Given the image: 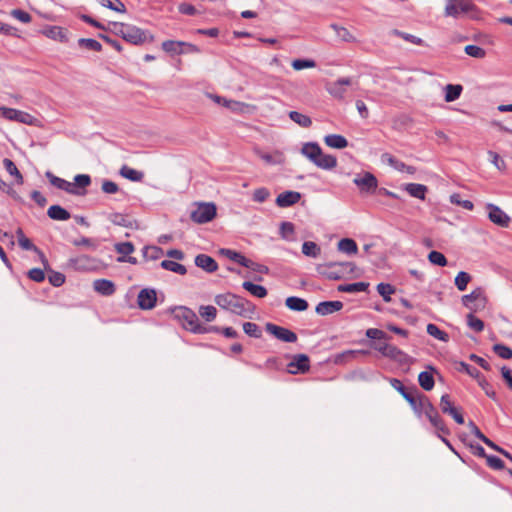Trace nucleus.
<instances>
[{
  "label": "nucleus",
  "mask_w": 512,
  "mask_h": 512,
  "mask_svg": "<svg viewBox=\"0 0 512 512\" xmlns=\"http://www.w3.org/2000/svg\"><path fill=\"white\" fill-rule=\"evenodd\" d=\"M405 190L410 196L424 200L427 192V187L423 184L409 183L405 185Z\"/></svg>",
  "instance_id": "nucleus-33"
},
{
  "label": "nucleus",
  "mask_w": 512,
  "mask_h": 512,
  "mask_svg": "<svg viewBox=\"0 0 512 512\" xmlns=\"http://www.w3.org/2000/svg\"><path fill=\"white\" fill-rule=\"evenodd\" d=\"M291 65L295 70H302L305 68H314L316 62L312 59H295L292 61Z\"/></svg>",
  "instance_id": "nucleus-63"
},
{
  "label": "nucleus",
  "mask_w": 512,
  "mask_h": 512,
  "mask_svg": "<svg viewBox=\"0 0 512 512\" xmlns=\"http://www.w3.org/2000/svg\"><path fill=\"white\" fill-rule=\"evenodd\" d=\"M301 153L323 170H331L337 166V158L330 154H324L318 143H305L302 146Z\"/></svg>",
  "instance_id": "nucleus-3"
},
{
  "label": "nucleus",
  "mask_w": 512,
  "mask_h": 512,
  "mask_svg": "<svg viewBox=\"0 0 512 512\" xmlns=\"http://www.w3.org/2000/svg\"><path fill=\"white\" fill-rule=\"evenodd\" d=\"M356 266L352 262H329L324 265H319L317 271L324 277L330 280H339L346 273H353Z\"/></svg>",
  "instance_id": "nucleus-4"
},
{
  "label": "nucleus",
  "mask_w": 512,
  "mask_h": 512,
  "mask_svg": "<svg viewBox=\"0 0 512 512\" xmlns=\"http://www.w3.org/2000/svg\"><path fill=\"white\" fill-rule=\"evenodd\" d=\"M285 305L288 309L297 312H303L308 309V302L300 297L290 296L286 298Z\"/></svg>",
  "instance_id": "nucleus-28"
},
{
  "label": "nucleus",
  "mask_w": 512,
  "mask_h": 512,
  "mask_svg": "<svg viewBox=\"0 0 512 512\" xmlns=\"http://www.w3.org/2000/svg\"><path fill=\"white\" fill-rule=\"evenodd\" d=\"M42 33L52 40L59 41L61 43L68 42L67 31L62 27L48 26L42 31Z\"/></svg>",
  "instance_id": "nucleus-23"
},
{
  "label": "nucleus",
  "mask_w": 512,
  "mask_h": 512,
  "mask_svg": "<svg viewBox=\"0 0 512 512\" xmlns=\"http://www.w3.org/2000/svg\"><path fill=\"white\" fill-rule=\"evenodd\" d=\"M324 142L327 146L335 149H343L348 146L347 139L339 134H329L325 136Z\"/></svg>",
  "instance_id": "nucleus-29"
},
{
  "label": "nucleus",
  "mask_w": 512,
  "mask_h": 512,
  "mask_svg": "<svg viewBox=\"0 0 512 512\" xmlns=\"http://www.w3.org/2000/svg\"><path fill=\"white\" fill-rule=\"evenodd\" d=\"M199 315L207 322H211L217 316V309L212 305H202L199 307Z\"/></svg>",
  "instance_id": "nucleus-45"
},
{
  "label": "nucleus",
  "mask_w": 512,
  "mask_h": 512,
  "mask_svg": "<svg viewBox=\"0 0 512 512\" xmlns=\"http://www.w3.org/2000/svg\"><path fill=\"white\" fill-rule=\"evenodd\" d=\"M440 408L444 414H448L450 416L454 414L456 411H458V409L454 407L453 403L451 402L450 396L448 394H444L441 396Z\"/></svg>",
  "instance_id": "nucleus-49"
},
{
  "label": "nucleus",
  "mask_w": 512,
  "mask_h": 512,
  "mask_svg": "<svg viewBox=\"0 0 512 512\" xmlns=\"http://www.w3.org/2000/svg\"><path fill=\"white\" fill-rule=\"evenodd\" d=\"M310 369V360L306 354H297L288 364L290 374L305 373Z\"/></svg>",
  "instance_id": "nucleus-19"
},
{
  "label": "nucleus",
  "mask_w": 512,
  "mask_h": 512,
  "mask_svg": "<svg viewBox=\"0 0 512 512\" xmlns=\"http://www.w3.org/2000/svg\"><path fill=\"white\" fill-rule=\"evenodd\" d=\"M430 371H422L418 375V382L422 389L425 391H431L434 388L435 381L433 377V372H435V368L432 366H428Z\"/></svg>",
  "instance_id": "nucleus-26"
},
{
  "label": "nucleus",
  "mask_w": 512,
  "mask_h": 512,
  "mask_svg": "<svg viewBox=\"0 0 512 512\" xmlns=\"http://www.w3.org/2000/svg\"><path fill=\"white\" fill-rule=\"evenodd\" d=\"M424 414L428 418L431 425L437 430L438 434L449 435L450 430L445 425L443 419L440 417L436 407L431 403L429 399H424Z\"/></svg>",
  "instance_id": "nucleus-9"
},
{
  "label": "nucleus",
  "mask_w": 512,
  "mask_h": 512,
  "mask_svg": "<svg viewBox=\"0 0 512 512\" xmlns=\"http://www.w3.org/2000/svg\"><path fill=\"white\" fill-rule=\"evenodd\" d=\"M462 304L471 311L483 309L486 306L487 298L484 289L477 287L471 293L463 295L461 298Z\"/></svg>",
  "instance_id": "nucleus-10"
},
{
  "label": "nucleus",
  "mask_w": 512,
  "mask_h": 512,
  "mask_svg": "<svg viewBox=\"0 0 512 512\" xmlns=\"http://www.w3.org/2000/svg\"><path fill=\"white\" fill-rule=\"evenodd\" d=\"M215 216L216 206L214 203H199L190 214L191 220L198 224L210 222Z\"/></svg>",
  "instance_id": "nucleus-11"
},
{
  "label": "nucleus",
  "mask_w": 512,
  "mask_h": 512,
  "mask_svg": "<svg viewBox=\"0 0 512 512\" xmlns=\"http://www.w3.org/2000/svg\"><path fill=\"white\" fill-rule=\"evenodd\" d=\"M157 301L156 291L154 289L144 288L137 297L138 306L142 310H150L155 307Z\"/></svg>",
  "instance_id": "nucleus-18"
},
{
  "label": "nucleus",
  "mask_w": 512,
  "mask_h": 512,
  "mask_svg": "<svg viewBox=\"0 0 512 512\" xmlns=\"http://www.w3.org/2000/svg\"><path fill=\"white\" fill-rule=\"evenodd\" d=\"M214 301L221 309L243 318L251 319L256 310L251 301L231 292L216 295Z\"/></svg>",
  "instance_id": "nucleus-1"
},
{
  "label": "nucleus",
  "mask_w": 512,
  "mask_h": 512,
  "mask_svg": "<svg viewBox=\"0 0 512 512\" xmlns=\"http://www.w3.org/2000/svg\"><path fill=\"white\" fill-rule=\"evenodd\" d=\"M301 198V194L296 191H285L276 198V204L279 207H289L296 204Z\"/></svg>",
  "instance_id": "nucleus-22"
},
{
  "label": "nucleus",
  "mask_w": 512,
  "mask_h": 512,
  "mask_svg": "<svg viewBox=\"0 0 512 512\" xmlns=\"http://www.w3.org/2000/svg\"><path fill=\"white\" fill-rule=\"evenodd\" d=\"M94 290L103 295V296H111L115 293L116 287L115 284L107 279H97L93 282Z\"/></svg>",
  "instance_id": "nucleus-25"
},
{
  "label": "nucleus",
  "mask_w": 512,
  "mask_h": 512,
  "mask_svg": "<svg viewBox=\"0 0 512 512\" xmlns=\"http://www.w3.org/2000/svg\"><path fill=\"white\" fill-rule=\"evenodd\" d=\"M464 51L467 55L478 59H482L486 56V51L477 45H467Z\"/></svg>",
  "instance_id": "nucleus-59"
},
{
  "label": "nucleus",
  "mask_w": 512,
  "mask_h": 512,
  "mask_svg": "<svg viewBox=\"0 0 512 512\" xmlns=\"http://www.w3.org/2000/svg\"><path fill=\"white\" fill-rule=\"evenodd\" d=\"M289 118L298 124L300 127L309 128L312 125V120L309 116L302 114L298 111H290Z\"/></svg>",
  "instance_id": "nucleus-36"
},
{
  "label": "nucleus",
  "mask_w": 512,
  "mask_h": 512,
  "mask_svg": "<svg viewBox=\"0 0 512 512\" xmlns=\"http://www.w3.org/2000/svg\"><path fill=\"white\" fill-rule=\"evenodd\" d=\"M66 265L68 268L73 269L75 271H92L97 269L98 261L97 259L91 256L82 254L76 257H71L67 261Z\"/></svg>",
  "instance_id": "nucleus-14"
},
{
  "label": "nucleus",
  "mask_w": 512,
  "mask_h": 512,
  "mask_svg": "<svg viewBox=\"0 0 512 512\" xmlns=\"http://www.w3.org/2000/svg\"><path fill=\"white\" fill-rule=\"evenodd\" d=\"M493 351L502 359L512 358V349L504 344H495Z\"/></svg>",
  "instance_id": "nucleus-61"
},
{
  "label": "nucleus",
  "mask_w": 512,
  "mask_h": 512,
  "mask_svg": "<svg viewBox=\"0 0 512 512\" xmlns=\"http://www.w3.org/2000/svg\"><path fill=\"white\" fill-rule=\"evenodd\" d=\"M343 308V303L341 301H323L317 304L315 308V312L318 315L326 316L337 312Z\"/></svg>",
  "instance_id": "nucleus-20"
},
{
  "label": "nucleus",
  "mask_w": 512,
  "mask_h": 512,
  "mask_svg": "<svg viewBox=\"0 0 512 512\" xmlns=\"http://www.w3.org/2000/svg\"><path fill=\"white\" fill-rule=\"evenodd\" d=\"M487 209L489 210L488 218L491 222L504 228L509 226L511 218L498 206L494 204H488Z\"/></svg>",
  "instance_id": "nucleus-17"
},
{
  "label": "nucleus",
  "mask_w": 512,
  "mask_h": 512,
  "mask_svg": "<svg viewBox=\"0 0 512 512\" xmlns=\"http://www.w3.org/2000/svg\"><path fill=\"white\" fill-rule=\"evenodd\" d=\"M389 383L395 390H397L402 395V397L409 403L411 408L418 416H420L424 412V406H422L424 404V399H429L426 395L418 394L417 396H415L413 392L408 391L403 385V383L396 378H390Z\"/></svg>",
  "instance_id": "nucleus-5"
},
{
  "label": "nucleus",
  "mask_w": 512,
  "mask_h": 512,
  "mask_svg": "<svg viewBox=\"0 0 512 512\" xmlns=\"http://www.w3.org/2000/svg\"><path fill=\"white\" fill-rule=\"evenodd\" d=\"M174 318L177 319L182 327L194 334L197 333L200 321L197 314L190 308L185 306L175 307L172 310Z\"/></svg>",
  "instance_id": "nucleus-6"
},
{
  "label": "nucleus",
  "mask_w": 512,
  "mask_h": 512,
  "mask_svg": "<svg viewBox=\"0 0 512 512\" xmlns=\"http://www.w3.org/2000/svg\"><path fill=\"white\" fill-rule=\"evenodd\" d=\"M476 11V6L470 0H446L444 15L461 18Z\"/></svg>",
  "instance_id": "nucleus-7"
},
{
  "label": "nucleus",
  "mask_w": 512,
  "mask_h": 512,
  "mask_svg": "<svg viewBox=\"0 0 512 512\" xmlns=\"http://www.w3.org/2000/svg\"><path fill=\"white\" fill-rule=\"evenodd\" d=\"M338 250L347 255H354L358 252V247L356 242L350 238H343L338 242Z\"/></svg>",
  "instance_id": "nucleus-31"
},
{
  "label": "nucleus",
  "mask_w": 512,
  "mask_h": 512,
  "mask_svg": "<svg viewBox=\"0 0 512 512\" xmlns=\"http://www.w3.org/2000/svg\"><path fill=\"white\" fill-rule=\"evenodd\" d=\"M78 45L81 47H85L89 50L96 51V52H99L102 50L101 43L98 42L97 40L91 39V38H80L78 40Z\"/></svg>",
  "instance_id": "nucleus-51"
},
{
  "label": "nucleus",
  "mask_w": 512,
  "mask_h": 512,
  "mask_svg": "<svg viewBox=\"0 0 512 512\" xmlns=\"http://www.w3.org/2000/svg\"><path fill=\"white\" fill-rule=\"evenodd\" d=\"M72 244L74 246H77V247L84 246V247H86L88 249H91V250H95L97 248L96 241L91 239V238L85 237V236H82L79 239L73 240Z\"/></svg>",
  "instance_id": "nucleus-64"
},
{
  "label": "nucleus",
  "mask_w": 512,
  "mask_h": 512,
  "mask_svg": "<svg viewBox=\"0 0 512 512\" xmlns=\"http://www.w3.org/2000/svg\"><path fill=\"white\" fill-rule=\"evenodd\" d=\"M243 330L250 337L260 338L262 335L260 327L253 322L243 323Z\"/></svg>",
  "instance_id": "nucleus-56"
},
{
  "label": "nucleus",
  "mask_w": 512,
  "mask_h": 512,
  "mask_svg": "<svg viewBox=\"0 0 512 512\" xmlns=\"http://www.w3.org/2000/svg\"><path fill=\"white\" fill-rule=\"evenodd\" d=\"M19 246L27 251H38V248L28 239L21 228L16 231Z\"/></svg>",
  "instance_id": "nucleus-42"
},
{
  "label": "nucleus",
  "mask_w": 512,
  "mask_h": 512,
  "mask_svg": "<svg viewBox=\"0 0 512 512\" xmlns=\"http://www.w3.org/2000/svg\"><path fill=\"white\" fill-rule=\"evenodd\" d=\"M160 265L163 269L180 275H185L187 273V269L184 265L172 260H163Z\"/></svg>",
  "instance_id": "nucleus-38"
},
{
  "label": "nucleus",
  "mask_w": 512,
  "mask_h": 512,
  "mask_svg": "<svg viewBox=\"0 0 512 512\" xmlns=\"http://www.w3.org/2000/svg\"><path fill=\"white\" fill-rule=\"evenodd\" d=\"M109 220L118 226L121 227H132V221L124 214L121 213H112L109 215Z\"/></svg>",
  "instance_id": "nucleus-48"
},
{
  "label": "nucleus",
  "mask_w": 512,
  "mask_h": 512,
  "mask_svg": "<svg viewBox=\"0 0 512 512\" xmlns=\"http://www.w3.org/2000/svg\"><path fill=\"white\" fill-rule=\"evenodd\" d=\"M259 157L270 165H278L283 163V156L280 153H275L274 155L268 153L258 152Z\"/></svg>",
  "instance_id": "nucleus-52"
},
{
  "label": "nucleus",
  "mask_w": 512,
  "mask_h": 512,
  "mask_svg": "<svg viewBox=\"0 0 512 512\" xmlns=\"http://www.w3.org/2000/svg\"><path fill=\"white\" fill-rule=\"evenodd\" d=\"M377 291L385 302L391 301V295L395 293V287L388 283H379Z\"/></svg>",
  "instance_id": "nucleus-47"
},
{
  "label": "nucleus",
  "mask_w": 512,
  "mask_h": 512,
  "mask_svg": "<svg viewBox=\"0 0 512 512\" xmlns=\"http://www.w3.org/2000/svg\"><path fill=\"white\" fill-rule=\"evenodd\" d=\"M279 233L283 239L291 240L294 234V224L286 221L282 222Z\"/></svg>",
  "instance_id": "nucleus-62"
},
{
  "label": "nucleus",
  "mask_w": 512,
  "mask_h": 512,
  "mask_svg": "<svg viewBox=\"0 0 512 512\" xmlns=\"http://www.w3.org/2000/svg\"><path fill=\"white\" fill-rule=\"evenodd\" d=\"M221 254L226 256L228 259L240 264L241 266H245L248 258H246L241 253L231 250V249H222Z\"/></svg>",
  "instance_id": "nucleus-41"
},
{
  "label": "nucleus",
  "mask_w": 512,
  "mask_h": 512,
  "mask_svg": "<svg viewBox=\"0 0 512 512\" xmlns=\"http://www.w3.org/2000/svg\"><path fill=\"white\" fill-rule=\"evenodd\" d=\"M365 335L372 340H389L391 338L384 331L377 328L367 329Z\"/></svg>",
  "instance_id": "nucleus-58"
},
{
  "label": "nucleus",
  "mask_w": 512,
  "mask_h": 512,
  "mask_svg": "<svg viewBox=\"0 0 512 512\" xmlns=\"http://www.w3.org/2000/svg\"><path fill=\"white\" fill-rule=\"evenodd\" d=\"M265 330L278 340L286 343H294L298 339L296 333H294L293 331L270 322L266 323Z\"/></svg>",
  "instance_id": "nucleus-15"
},
{
  "label": "nucleus",
  "mask_w": 512,
  "mask_h": 512,
  "mask_svg": "<svg viewBox=\"0 0 512 512\" xmlns=\"http://www.w3.org/2000/svg\"><path fill=\"white\" fill-rule=\"evenodd\" d=\"M428 260L434 264V265H437V266H441V267H444L447 265V259L446 257L444 256L443 253L441 252H438V251H431L429 254H428Z\"/></svg>",
  "instance_id": "nucleus-53"
},
{
  "label": "nucleus",
  "mask_w": 512,
  "mask_h": 512,
  "mask_svg": "<svg viewBox=\"0 0 512 512\" xmlns=\"http://www.w3.org/2000/svg\"><path fill=\"white\" fill-rule=\"evenodd\" d=\"M321 249L320 247L312 241H306L302 245V253L305 256L317 258L320 255Z\"/></svg>",
  "instance_id": "nucleus-40"
},
{
  "label": "nucleus",
  "mask_w": 512,
  "mask_h": 512,
  "mask_svg": "<svg viewBox=\"0 0 512 512\" xmlns=\"http://www.w3.org/2000/svg\"><path fill=\"white\" fill-rule=\"evenodd\" d=\"M353 183L361 193L373 194L378 187L377 178L370 172H362L355 176Z\"/></svg>",
  "instance_id": "nucleus-13"
},
{
  "label": "nucleus",
  "mask_w": 512,
  "mask_h": 512,
  "mask_svg": "<svg viewBox=\"0 0 512 512\" xmlns=\"http://www.w3.org/2000/svg\"><path fill=\"white\" fill-rule=\"evenodd\" d=\"M48 280L52 286L60 287L65 283V275L61 272L50 270Z\"/></svg>",
  "instance_id": "nucleus-57"
},
{
  "label": "nucleus",
  "mask_w": 512,
  "mask_h": 512,
  "mask_svg": "<svg viewBox=\"0 0 512 512\" xmlns=\"http://www.w3.org/2000/svg\"><path fill=\"white\" fill-rule=\"evenodd\" d=\"M471 281V276L465 271H460L455 277V285L459 291H464L468 283Z\"/></svg>",
  "instance_id": "nucleus-50"
},
{
  "label": "nucleus",
  "mask_w": 512,
  "mask_h": 512,
  "mask_svg": "<svg viewBox=\"0 0 512 512\" xmlns=\"http://www.w3.org/2000/svg\"><path fill=\"white\" fill-rule=\"evenodd\" d=\"M354 84L353 78L350 77H342L337 79L336 81L329 82L326 84V91L337 100H344L347 92V86H351Z\"/></svg>",
  "instance_id": "nucleus-12"
},
{
  "label": "nucleus",
  "mask_w": 512,
  "mask_h": 512,
  "mask_svg": "<svg viewBox=\"0 0 512 512\" xmlns=\"http://www.w3.org/2000/svg\"><path fill=\"white\" fill-rule=\"evenodd\" d=\"M195 265L207 273H213L218 269L215 259L207 254H198L195 257Z\"/></svg>",
  "instance_id": "nucleus-21"
},
{
  "label": "nucleus",
  "mask_w": 512,
  "mask_h": 512,
  "mask_svg": "<svg viewBox=\"0 0 512 512\" xmlns=\"http://www.w3.org/2000/svg\"><path fill=\"white\" fill-rule=\"evenodd\" d=\"M3 166L6 169V171L12 177L15 178L16 184L22 185L24 183L23 175L21 174V172L19 171V169L17 168V166L15 165V163L11 159L4 158L3 159Z\"/></svg>",
  "instance_id": "nucleus-30"
},
{
  "label": "nucleus",
  "mask_w": 512,
  "mask_h": 512,
  "mask_svg": "<svg viewBox=\"0 0 512 512\" xmlns=\"http://www.w3.org/2000/svg\"><path fill=\"white\" fill-rule=\"evenodd\" d=\"M426 330L430 336L440 341L447 342L449 340V335L446 332L440 330L439 327L435 324H428Z\"/></svg>",
  "instance_id": "nucleus-46"
},
{
  "label": "nucleus",
  "mask_w": 512,
  "mask_h": 512,
  "mask_svg": "<svg viewBox=\"0 0 512 512\" xmlns=\"http://www.w3.org/2000/svg\"><path fill=\"white\" fill-rule=\"evenodd\" d=\"M120 175L126 179H129L134 182L141 181L143 178V173L141 171H137L128 167L127 165H123L120 169Z\"/></svg>",
  "instance_id": "nucleus-39"
},
{
  "label": "nucleus",
  "mask_w": 512,
  "mask_h": 512,
  "mask_svg": "<svg viewBox=\"0 0 512 512\" xmlns=\"http://www.w3.org/2000/svg\"><path fill=\"white\" fill-rule=\"evenodd\" d=\"M384 357L397 361L402 365L411 363V357L408 354L391 344L386 353H384Z\"/></svg>",
  "instance_id": "nucleus-24"
},
{
  "label": "nucleus",
  "mask_w": 512,
  "mask_h": 512,
  "mask_svg": "<svg viewBox=\"0 0 512 512\" xmlns=\"http://www.w3.org/2000/svg\"><path fill=\"white\" fill-rule=\"evenodd\" d=\"M463 88L461 85L447 84L445 86V101L453 102L461 95Z\"/></svg>",
  "instance_id": "nucleus-37"
},
{
  "label": "nucleus",
  "mask_w": 512,
  "mask_h": 512,
  "mask_svg": "<svg viewBox=\"0 0 512 512\" xmlns=\"http://www.w3.org/2000/svg\"><path fill=\"white\" fill-rule=\"evenodd\" d=\"M479 386L483 389L485 394L494 401H497V395L493 386L483 377L478 380Z\"/></svg>",
  "instance_id": "nucleus-60"
},
{
  "label": "nucleus",
  "mask_w": 512,
  "mask_h": 512,
  "mask_svg": "<svg viewBox=\"0 0 512 512\" xmlns=\"http://www.w3.org/2000/svg\"><path fill=\"white\" fill-rule=\"evenodd\" d=\"M467 325L475 332H482L484 330V322L475 317L472 313L467 315Z\"/></svg>",
  "instance_id": "nucleus-55"
},
{
  "label": "nucleus",
  "mask_w": 512,
  "mask_h": 512,
  "mask_svg": "<svg viewBox=\"0 0 512 512\" xmlns=\"http://www.w3.org/2000/svg\"><path fill=\"white\" fill-rule=\"evenodd\" d=\"M142 254L147 260H157L163 255V250L157 246H144Z\"/></svg>",
  "instance_id": "nucleus-43"
},
{
  "label": "nucleus",
  "mask_w": 512,
  "mask_h": 512,
  "mask_svg": "<svg viewBox=\"0 0 512 512\" xmlns=\"http://www.w3.org/2000/svg\"><path fill=\"white\" fill-rule=\"evenodd\" d=\"M101 4L104 7L119 13L126 12V7L120 0H101Z\"/></svg>",
  "instance_id": "nucleus-54"
},
{
  "label": "nucleus",
  "mask_w": 512,
  "mask_h": 512,
  "mask_svg": "<svg viewBox=\"0 0 512 512\" xmlns=\"http://www.w3.org/2000/svg\"><path fill=\"white\" fill-rule=\"evenodd\" d=\"M0 116L8 120L28 125H32L35 121V117L31 114L14 108L0 107Z\"/></svg>",
  "instance_id": "nucleus-16"
},
{
  "label": "nucleus",
  "mask_w": 512,
  "mask_h": 512,
  "mask_svg": "<svg viewBox=\"0 0 512 512\" xmlns=\"http://www.w3.org/2000/svg\"><path fill=\"white\" fill-rule=\"evenodd\" d=\"M45 176L51 185L74 196H85L87 187L91 185V177L88 174L76 175L73 182L60 178L50 171H47Z\"/></svg>",
  "instance_id": "nucleus-2"
},
{
  "label": "nucleus",
  "mask_w": 512,
  "mask_h": 512,
  "mask_svg": "<svg viewBox=\"0 0 512 512\" xmlns=\"http://www.w3.org/2000/svg\"><path fill=\"white\" fill-rule=\"evenodd\" d=\"M242 287L257 298H264L267 296L268 293L267 289L264 286L254 284L250 281H244L242 283Z\"/></svg>",
  "instance_id": "nucleus-32"
},
{
  "label": "nucleus",
  "mask_w": 512,
  "mask_h": 512,
  "mask_svg": "<svg viewBox=\"0 0 512 512\" xmlns=\"http://www.w3.org/2000/svg\"><path fill=\"white\" fill-rule=\"evenodd\" d=\"M118 35H120L125 41L140 45L147 39L146 32L136 26L129 24H119Z\"/></svg>",
  "instance_id": "nucleus-8"
},
{
  "label": "nucleus",
  "mask_w": 512,
  "mask_h": 512,
  "mask_svg": "<svg viewBox=\"0 0 512 512\" xmlns=\"http://www.w3.org/2000/svg\"><path fill=\"white\" fill-rule=\"evenodd\" d=\"M183 41L166 40L162 42V49L170 54L180 55L183 54Z\"/></svg>",
  "instance_id": "nucleus-34"
},
{
  "label": "nucleus",
  "mask_w": 512,
  "mask_h": 512,
  "mask_svg": "<svg viewBox=\"0 0 512 512\" xmlns=\"http://www.w3.org/2000/svg\"><path fill=\"white\" fill-rule=\"evenodd\" d=\"M369 283L366 282H356L351 284H342L338 286V291L346 292V293H357L364 292L368 289Z\"/></svg>",
  "instance_id": "nucleus-35"
},
{
  "label": "nucleus",
  "mask_w": 512,
  "mask_h": 512,
  "mask_svg": "<svg viewBox=\"0 0 512 512\" xmlns=\"http://www.w3.org/2000/svg\"><path fill=\"white\" fill-rule=\"evenodd\" d=\"M47 215L50 219L56 221H67L71 218L70 212L60 205L50 206L47 210Z\"/></svg>",
  "instance_id": "nucleus-27"
},
{
  "label": "nucleus",
  "mask_w": 512,
  "mask_h": 512,
  "mask_svg": "<svg viewBox=\"0 0 512 512\" xmlns=\"http://www.w3.org/2000/svg\"><path fill=\"white\" fill-rule=\"evenodd\" d=\"M330 27L334 30L337 37L344 42H354V36L348 31L347 28L339 26L337 24H331Z\"/></svg>",
  "instance_id": "nucleus-44"
}]
</instances>
